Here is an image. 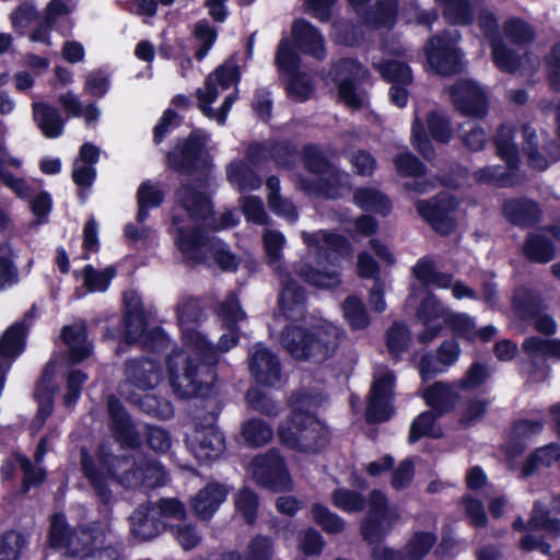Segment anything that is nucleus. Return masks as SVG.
<instances>
[{"instance_id": "nucleus-1", "label": "nucleus", "mask_w": 560, "mask_h": 560, "mask_svg": "<svg viewBox=\"0 0 560 560\" xmlns=\"http://www.w3.org/2000/svg\"><path fill=\"white\" fill-rule=\"evenodd\" d=\"M161 469L154 460L139 464L131 456L115 455L105 448L96 451L95 459L88 450L81 451V470L94 491L100 510L109 511L115 503L108 480H117L127 483L128 487H139L145 485L151 475Z\"/></svg>"}, {"instance_id": "nucleus-2", "label": "nucleus", "mask_w": 560, "mask_h": 560, "mask_svg": "<svg viewBox=\"0 0 560 560\" xmlns=\"http://www.w3.org/2000/svg\"><path fill=\"white\" fill-rule=\"evenodd\" d=\"M219 350L210 341L194 354L174 349L166 358V371L173 393L179 398L214 395Z\"/></svg>"}, {"instance_id": "nucleus-3", "label": "nucleus", "mask_w": 560, "mask_h": 560, "mask_svg": "<svg viewBox=\"0 0 560 560\" xmlns=\"http://www.w3.org/2000/svg\"><path fill=\"white\" fill-rule=\"evenodd\" d=\"M341 336L342 331L329 323L310 327L288 325L281 332V343L293 359L322 364L335 355Z\"/></svg>"}, {"instance_id": "nucleus-4", "label": "nucleus", "mask_w": 560, "mask_h": 560, "mask_svg": "<svg viewBox=\"0 0 560 560\" xmlns=\"http://www.w3.org/2000/svg\"><path fill=\"white\" fill-rule=\"evenodd\" d=\"M192 398L189 416L196 428L188 445L198 460L212 462L220 458L225 451L224 434L217 425L224 404L219 395Z\"/></svg>"}, {"instance_id": "nucleus-5", "label": "nucleus", "mask_w": 560, "mask_h": 560, "mask_svg": "<svg viewBox=\"0 0 560 560\" xmlns=\"http://www.w3.org/2000/svg\"><path fill=\"white\" fill-rule=\"evenodd\" d=\"M278 438L287 448L303 453H318L327 442L323 423L314 413L301 408L292 409L278 427Z\"/></svg>"}, {"instance_id": "nucleus-6", "label": "nucleus", "mask_w": 560, "mask_h": 560, "mask_svg": "<svg viewBox=\"0 0 560 560\" xmlns=\"http://www.w3.org/2000/svg\"><path fill=\"white\" fill-rule=\"evenodd\" d=\"M389 504L386 494L380 489L369 493V509L360 523V535L371 547L372 560H404V551L389 547H382L389 533L384 522L388 517Z\"/></svg>"}, {"instance_id": "nucleus-7", "label": "nucleus", "mask_w": 560, "mask_h": 560, "mask_svg": "<svg viewBox=\"0 0 560 560\" xmlns=\"http://www.w3.org/2000/svg\"><path fill=\"white\" fill-rule=\"evenodd\" d=\"M164 164L168 171L182 176L209 175L212 162L205 137L194 130L187 137L177 139L166 152Z\"/></svg>"}, {"instance_id": "nucleus-8", "label": "nucleus", "mask_w": 560, "mask_h": 560, "mask_svg": "<svg viewBox=\"0 0 560 560\" xmlns=\"http://www.w3.org/2000/svg\"><path fill=\"white\" fill-rule=\"evenodd\" d=\"M460 40V32L450 28L438 32L425 40V60L434 73L452 77L463 72L464 52L459 47Z\"/></svg>"}, {"instance_id": "nucleus-9", "label": "nucleus", "mask_w": 560, "mask_h": 560, "mask_svg": "<svg viewBox=\"0 0 560 560\" xmlns=\"http://www.w3.org/2000/svg\"><path fill=\"white\" fill-rule=\"evenodd\" d=\"M438 143L447 144L453 138L451 119L443 113L432 109L425 116V125L416 117L411 125V143L419 154L432 162L436 152L429 138Z\"/></svg>"}, {"instance_id": "nucleus-10", "label": "nucleus", "mask_w": 560, "mask_h": 560, "mask_svg": "<svg viewBox=\"0 0 560 560\" xmlns=\"http://www.w3.org/2000/svg\"><path fill=\"white\" fill-rule=\"evenodd\" d=\"M304 242L310 247H317L316 264L314 267L310 262H300L295 266V275L304 282L319 289H335L341 283L340 273L336 270H329L335 267L339 256L320 246L316 234L303 233Z\"/></svg>"}, {"instance_id": "nucleus-11", "label": "nucleus", "mask_w": 560, "mask_h": 560, "mask_svg": "<svg viewBox=\"0 0 560 560\" xmlns=\"http://www.w3.org/2000/svg\"><path fill=\"white\" fill-rule=\"evenodd\" d=\"M174 197L176 203L195 222H206L214 215L209 175L196 176L190 180L182 182L175 190Z\"/></svg>"}, {"instance_id": "nucleus-12", "label": "nucleus", "mask_w": 560, "mask_h": 560, "mask_svg": "<svg viewBox=\"0 0 560 560\" xmlns=\"http://www.w3.org/2000/svg\"><path fill=\"white\" fill-rule=\"evenodd\" d=\"M450 101L460 116L483 119L489 113L487 92L471 79H459L448 88Z\"/></svg>"}, {"instance_id": "nucleus-13", "label": "nucleus", "mask_w": 560, "mask_h": 560, "mask_svg": "<svg viewBox=\"0 0 560 560\" xmlns=\"http://www.w3.org/2000/svg\"><path fill=\"white\" fill-rule=\"evenodd\" d=\"M253 476L257 485L272 492L292 489V479L284 458L273 450L253 459Z\"/></svg>"}, {"instance_id": "nucleus-14", "label": "nucleus", "mask_w": 560, "mask_h": 560, "mask_svg": "<svg viewBox=\"0 0 560 560\" xmlns=\"http://www.w3.org/2000/svg\"><path fill=\"white\" fill-rule=\"evenodd\" d=\"M368 73V68L354 58H341L334 63L332 81L337 85L340 100L349 107L360 109L363 106V101L357 90Z\"/></svg>"}, {"instance_id": "nucleus-15", "label": "nucleus", "mask_w": 560, "mask_h": 560, "mask_svg": "<svg viewBox=\"0 0 560 560\" xmlns=\"http://www.w3.org/2000/svg\"><path fill=\"white\" fill-rule=\"evenodd\" d=\"M457 200L452 195H438L431 199L418 200L416 209L422 220L440 235L448 236L456 229L452 213L457 208Z\"/></svg>"}, {"instance_id": "nucleus-16", "label": "nucleus", "mask_w": 560, "mask_h": 560, "mask_svg": "<svg viewBox=\"0 0 560 560\" xmlns=\"http://www.w3.org/2000/svg\"><path fill=\"white\" fill-rule=\"evenodd\" d=\"M395 384L396 376L392 371L385 372L373 381L365 410L369 423H382L392 418L394 413L392 400L395 395Z\"/></svg>"}, {"instance_id": "nucleus-17", "label": "nucleus", "mask_w": 560, "mask_h": 560, "mask_svg": "<svg viewBox=\"0 0 560 560\" xmlns=\"http://www.w3.org/2000/svg\"><path fill=\"white\" fill-rule=\"evenodd\" d=\"M109 429L114 440L124 450H139L142 446L141 433L124 404L115 396L107 402Z\"/></svg>"}, {"instance_id": "nucleus-18", "label": "nucleus", "mask_w": 560, "mask_h": 560, "mask_svg": "<svg viewBox=\"0 0 560 560\" xmlns=\"http://www.w3.org/2000/svg\"><path fill=\"white\" fill-rule=\"evenodd\" d=\"M96 538V532L89 526L73 527L65 551L71 557H81V560H119L120 553L117 548L113 546L95 548Z\"/></svg>"}, {"instance_id": "nucleus-19", "label": "nucleus", "mask_w": 560, "mask_h": 560, "mask_svg": "<svg viewBox=\"0 0 560 560\" xmlns=\"http://www.w3.org/2000/svg\"><path fill=\"white\" fill-rule=\"evenodd\" d=\"M212 238L201 226H180L177 229L175 244L187 265L207 262L208 246Z\"/></svg>"}, {"instance_id": "nucleus-20", "label": "nucleus", "mask_w": 560, "mask_h": 560, "mask_svg": "<svg viewBox=\"0 0 560 560\" xmlns=\"http://www.w3.org/2000/svg\"><path fill=\"white\" fill-rule=\"evenodd\" d=\"M126 381L140 390L156 387L163 378L160 361L149 357H136L126 360L124 365Z\"/></svg>"}, {"instance_id": "nucleus-21", "label": "nucleus", "mask_w": 560, "mask_h": 560, "mask_svg": "<svg viewBox=\"0 0 560 560\" xmlns=\"http://www.w3.org/2000/svg\"><path fill=\"white\" fill-rule=\"evenodd\" d=\"M501 211L511 225L520 229L534 228L542 219L540 205L527 197H514L504 200Z\"/></svg>"}, {"instance_id": "nucleus-22", "label": "nucleus", "mask_w": 560, "mask_h": 560, "mask_svg": "<svg viewBox=\"0 0 560 560\" xmlns=\"http://www.w3.org/2000/svg\"><path fill=\"white\" fill-rule=\"evenodd\" d=\"M249 372L258 385L273 387L281 381L280 359L269 348H257L250 355Z\"/></svg>"}, {"instance_id": "nucleus-23", "label": "nucleus", "mask_w": 560, "mask_h": 560, "mask_svg": "<svg viewBox=\"0 0 560 560\" xmlns=\"http://www.w3.org/2000/svg\"><path fill=\"white\" fill-rule=\"evenodd\" d=\"M292 38L295 48L317 60L326 58L325 38L319 30L305 19H298L292 25Z\"/></svg>"}, {"instance_id": "nucleus-24", "label": "nucleus", "mask_w": 560, "mask_h": 560, "mask_svg": "<svg viewBox=\"0 0 560 560\" xmlns=\"http://www.w3.org/2000/svg\"><path fill=\"white\" fill-rule=\"evenodd\" d=\"M130 530L140 540H150L167 530L168 523L154 513L152 503L140 504L130 515Z\"/></svg>"}, {"instance_id": "nucleus-25", "label": "nucleus", "mask_w": 560, "mask_h": 560, "mask_svg": "<svg viewBox=\"0 0 560 560\" xmlns=\"http://www.w3.org/2000/svg\"><path fill=\"white\" fill-rule=\"evenodd\" d=\"M229 495V488L219 481H209L191 500V509L201 521H209Z\"/></svg>"}, {"instance_id": "nucleus-26", "label": "nucleus", "mask_w": 560, "mask_h": 560, "mask_svg": "<svg viewBox=\"0 0 560 560\" xmlns=\"http://www.w3.org/2000/svg\"><path fill=\"white\" fill-rule=\"evenodd\" d=\"M30 332V325L19 320L10 325L0 337V359L9 360L7 368L0 363V371H7L11 361L21 355L26 348V338Z\"/></svg>"}, {"instance_id": "nucleus-27", "label": "nucleus", "mask_w": 560, "mask_h": 560, "mask_svg": "<svg viewBox=\"0 0 560 560\" xmlns=\"http://www.w3.org/2000/svg\"><path fill=\"white\" fill-rule=\"evenodd\" d=\"M425 404L436 416L442 417L455 408L459 396L448 385L443 382H435L423 393Z\"/></svg>"}, {"instance_id": "nucleus-28", "label": "nucleus", "mask_w": 560, "mask_h": 560, "mask_svg": "<svg viewBox=\"0 0 560 560\" xmlns=\"http://www.w3.org/2000/svg\"><path fill=\"white\" fill-rule=\"evenodd\" d=\"M353 203L361 210L387 217L393 209L389 197L374 187H358L353 191Z\"/></svg>"}, {"instance_id": "nucleus-29", "label": "nucleus", "mask_w": 560, "mask_h": 560, "mask_svg": "<svg viewBox=\"0 0 560 560\" xmlns=\"http://www.w3.org/2000/svg\"><path fill=\"white\" fill-rule=\"evenodd\" d=\"M522 253L530 262L547 264L555 258L556 247L548 236L529 232L525 237Z\"/></svg>"}, {"instance_id": "nucleus-30", "label": "nucleus", "mask_w": 560, "mask_h": 560, "mask_svg": "<svg viewBox=\"0 0 560 560\" xmlns=\"http://www.w3.org/2000/svg\"><path fill=\"white\" fill-rule=\"evenodd\" d=\"M33 115L46 138L55 139L62 135L66 120L56 107L46 103H35Z\"/></svg>"}, {"instance_id": "nucleus-31", "label": "nucleus", "mask_w": 560, "mask_h": 560, "mask_svg": "<svg viewBox=\"0 0 560 560\" xmlns=\"http://www.w3.org/2000/svg\"><path fill=\"white\" fill-rule=\"evenodd\" d=\"M126 312L124 314V325L127 339L136 340L144 335L148 329V318L142 301L132 296L130 300L125 295Z\"/></svg>"}, {"instance_id": "nucleus-32", "label": "nucleus", "mask_w": 560, "mask_h": 560, "mask_svg": "<svg viewBox=\"0 0 560 560\" xmlns=\"http://www.w3.org/2000/svg\"><path fill=\"white\" fill-rule=\"evenodd\" d=\"M385 345L390 359L399 362L411 345V331L402 320H395L385 332Z\"/></svg>"}, {"instance_id": "nucleus-33", "label": "nucleus", "mask_w": 560, "mask_h": 560, "mask_svg": "<svg viewBox=\"0 0 560 560\" xmlns=\"http://www.w3.org/2000/svg\"><path fill=\"white\" fill-rule=\"evenodd\" d=\"M398 0H376L374 5L366 10L363 20L365 24L375 28H392L397 22Z\"/></svg>"}, {"instance_id": "nucleus-34", "label": "nucleus", "mask_w": 560, "mask_h": 560, "mask_svg": "<svg viewBox=\"0 0 560 560\" xmlns=\"http://www.w3.org/2000/svg\"><path fill=\"white\" fill-rule=\"evenodd\" d=\"M511 304L515 316L523 322L533 320L542 311L540 296L527 289L516 290Z\"/></svg>"}, {"instance_id": "nucleus-35", "label": "nucleus", "mask_w": 560, "mask_h": 560, "mask_svg": "<svg viewBox=\"0 0 560 560\" xmlns=\"http://www.w3.org/2000/svg\"><path fill=\"white\" fill-rule=\"evenodd\" d=\"M73 527L68 523L63 512H56L49 518L47 546L54 550H66L72 536Z\"/></svg>"}, {"instance_id": "nucleus-36", "label": "nucleus", "mask_w": 560, "mask_h": 560, "mask_svg": "<svg viewBox=\"0 0 560 560\" xmlns=\"http://www.w3.org/2000/svg\"><path fill=\"white\" fill-rule=\"evenodd\" d=\"M436 540L438 536L433 532H415L402 548L404 560H423Z\"/></svg>"}, {"instance_id": "nucleus-37", "label": "nucleus", "mask_w": 560, "mask_h": 560, "mask_svg": "<svg viewBox=\"0 0 560 560\" xmlns=\"http://www.w3.org/2000/svg\"><path fill=\"white\" fill-rule=\"evenodd\" d=\"M226 175L232 184L237 185L240 191L257 190L262 184L259 174L242 162L231 163L226 170Z\"/></svg>"}, {"instance_id": "nucleus-38", "label": "nucleus", "mask_w": 560, "mask_h": 560, "mask_svg": "<svg viewBox=\"0 0 560 560\" xmlns=\"http://www.w3.org/2000/svg\"><path fill=\"white\" fill-rule=\"evenodd\" d=\"M223 272H235L240 267V258L230 249L229 245L220 238L213 237L208 246L207 258Z\"/></svg>"}, {"instance_id": "nucleus-39", "label": "nucleus", "mask_w": 560, "mask_h": 560, "mask_svg": "<svg viewBox=\"0 0 560 560\" xmlns=\"http://www.w3.org/2000/svg\"><path fill=\"white\" fill-rule=\"evenodd\" d=\"M503 32L505 37L517 46L529 45L536 38L534 26L518 16H512L505 20L503 23Z\"/></svg>"}, {"instance_id": "nucleus-40", "label": "nucleus", "mask_w": 560, "mask_h": 560, "mask_svg": "<svg viewBox=\"0 0 560 560\" xmlns=\"http://www.w3.org/2000/svg\"><path fill=\"white\" fill-rule=\"evenodd\" d=\"M341 306L343 317L352 330H362L370 325L369 312L359 296H347Z\"/></svg>"}, {"instance_id": "nucleus-41", "label": "nucleus", "mask_w": 560, "mask_h": 560, "mask_svg": "<svg viewBox=\"0 0 560 560\" xmlns=\"http://www.w3.org/2000/svg\"><path fill=\"white\" fill-rule=\"evenodd\" d=\"M442 14L451 25L468 26L474 23V9L469 0H443Z\"/></svg>"}, {"instance_id": "nucleus-42", "label": "nucleus", "mask_w": 560, "mask_h": 560, "mask_svg": "<svg viewBox=\"0 0 560 560\" xmlns=\"http://www.w3.org/2000/svg\"><path fill=\"white\" fill-rule=\"evenodd\" d=\"M377 71L382 79L393 84L410 85L413 81L410 66L401 60L388 59L377 66Z\"/></svg>"}, {"instance_id": "nucleus-43", "label": "nucleus", "mask_w": 560, "mask_h": 560, "mask_svg": "<svg viewBox=\"0 0 560 560\" xmlns=\"http://www.w3.org/2000/svg\"><path fill=\"white\" fill-rule=\"evenodd\" d=\"M490 47L493 63L501 72L513 74L518 71L522 66L521 56L509 48L502 38L491 43Z\"/></svg>"}, {"instance_id": "nucleus-44", "label": "nucleus", "mask_w": 560, "mask_h": 560, "mask_svg": "<svg viewBox=\"0 0 560 560\" xmlns=\"http://www.w3.org/2000/svg\"><path fill=\"white\" fill-rule=\"evenodd\" d=\"M242 436L247 445L260 447L266 445L273 436V430L266 421L252 418L242 424Z\"/></svg>"}, {"instance_id": "nucleus-45", "label": "nucleus", "mask_w": 560, "mask_h": 560, "mask_svg": "<svg viewBox=\"0 0 560 560\" xmlns=\"http://www.w3.org/2000/svg\"><path fill=\"white\" fill-rule=\"evenodd\" d=\"M116 275L117 269L113 265L103 270H97L92 265H86L82 269L83 284L89 292H105Z\"/></svg>"}, {"instance_id": "nucleus-46", "label": "nucleus", "mask_w": 560, "mask_h": 560, "mask_svg": "<svg viewBox=\"0 0 560 560\" xmlns=\"http://www.w3.org/2000/svg\"><path fill=\"white\" fill-rule=\"evenodd\" d=\"M438 418L440 417L430 410H425L419 413L410 424L408 443L415 444L422 438H440L441 433L435 431V423Z\"/></svg>"}, {"instance_id": "nucleus-47", "label": "nucleus", "mask_w": 560, "mask_h": 560, "mask_svg": "<svg viewBox=\"0 0 560 560\" xmlns=\"http://www.w3.org/2000/svg\"><path fill=\"white\" fill-rule=\"evenodd\" d=\"M522 350L528 357H546L560 360V339L529 336L524 339Z\"/></svg>"}, {"instance_id": "nucleus-48", "label": "nucleus", "mask_w": 560, "mask_h": 560, "mask_svg": "<svg viewBox=\"0 0 560 560\" xmlns=\"http://www.w3.org/2000/svg\"><path fill=\"white\" fill-rule=\"evenodd\" d=\"M236 512L243 517L246 524L253 525L257 521L259 499L257 493L249 487L241 488L234 497Z\"/></svg>"}, {"instance_id": "nucleus-49", "label": "nucleus", "mask_w": 560, "mask_h": 560, "mask_svg": "<svg viewBox=\"0 0 560 560\" xmlns=\"http://www.w3.org/2000/svg\"><path fill=\"white\" fill-rule=\"evenodd\" d=\"M331 502L339 510L347 513L361 512L369 505L363 494L353 489L343 487L336 488L331 493Z\"/></svg>"}, {"instance_id": "nucleus-50", "label": "nucleus", "mask_w": 560, "mask_h": 560, "mask_svg": "<svg viewBox=\"0 0 560 560\" xmlns=\"http://www.w3.org/2000/svg\"><path fill=\"white\" fill-rule=\"evenodd\" d=\"M393 163L396 173L404 178H420L423 177L428 172L427 165L416 154L408 150L398 152L394 156Z\"/></svg>"}, {"instance_id": "nucleus-51", "label": "nucleus", "mask_w": 560, "mask_h": 560, "mask_svg": "<svg viewBox=\"0 0 560 560\" xmlns=\"http://www.w3.org/2000/svg\"><path fill=\"white\" fill-rule=\"evenodd\" d=\"M301 160L312 174H325L332 166L325 152L315 143H305L301 149Z\"/></svg>"}, {"instance_id": "nucleus-52", "label": "nucleus", "mask_w": 560, "mask_h": 560, "mask_svg": "<svg viewBox=\"0 0 560 560\" xmlns=\"http://www.w3.org/2000/svg\"><path fill=\"white\" fill-rule=\"evenodd\" d=\"M306 303L305 289L291 276L283 282L282 290L279 295V305L283 312H293L299 306Z\"/></svg>"}, {"instance_id": "nucleus-53", "label": "nucleus", "mask_w": 560, "mask_h": 560, "mask_svg": "<svg viewBox=\"0 0 560 560\" xmlns=\"http://www.w3.org/2000/svg\"><path fill=\"white\" fill-rule=\"evenodd\" d=\"M217 315L225 329L237 328L238 323L246 316L238 298L234 293H230L225 300L219 304Z\"/></svg>"}, {"instance_id": "nucleus-54", "label": "nucleus", "mask_w": 560, "mask_h": 560, "mask_svg": "<svg viewBox=\"0 0 560 560\" xmlns=\"http://www.w3.org/2000/svg\"><path fill=\"white\" fill-rule=\"evenodd\" d=\"M311 513L314 522L327 534H340L346 528L345 520L322 503H314Z\"/></svg>"}, {"instance_id": "nucleus-55", "label": "nucleus", "mask_w": 560, "mask_h": 560, "mask_svg": "<svg viewBox=\"0 0 560 560\" xmlns=\"http://www.w3.org/2000/svg\"><path fill=\"white\" fill-rule=\"evenodd\" d=\"M490 400L478 396L467 397L463 401L459 424L464 428L479 422L487 413Z\"/></svg>"}, {"instance_id": "nucleus-56", "label": "nucleus", "mask_w": 560, "mask_h": 560, "mask_svg": "<svg viewBox=\"0 0 560 560\" xmlns=\"http://www.w3.org/2000/svg\"><path fill=\"white\" fill-rule=\"evenodd\" d=\"M287 75V95L298 102H305L310 100L314 91V86L307 73L298 70Z\"/></svg>"}, {"instance_id": "nucleus-57", "label": "nucleus", "mask_w": 560, "mask_h": 560, "mask_svg": "<svg viewBox=\"0 0 560 560\" xmlns=\"http://www.w3.org/2000/svg\"><path fill=\"white\" fill-rule=\"evenodd\" d=\"M138 406L147 415L162 420L171 419L174 416L172 402L161 396L145 394L138 399Z\"/></svg>"}, {"instance_id": "nucleus-58", "label": "nucleus", "mask_w": 560, "mask_h": 560, "mask_svg": "<svg viewBox=\"0 0 560 560\" xmlns=\"http://www.w3.org/2000/svg\"><path fill=\"white\" fill-rule=\"evenodd\" d=\"M490 376L491 372L487 363L474 361L458 381L457 387L464 392L475 390L485 385Z\"/></svg>"}, {"instance_id": "nucleus-59", "label": "nucleus", "mask_w": 560, "mask_h": 560, "mask_svg": "<svg viewBox=\"0 0 560 560\" xmlns=\"http://www.w3.org/2000/svg\"><path fill=\"white\" fill-rule=\"evenodd\" d=\"M27 545L24 534L18 530H8L0 537V560H19Z\"/></svg>"}, {"instance_id": "nucleus-60", "label": "nucleus", "mask_w": 560, "mask_h": 560, "mask_svg": "<svg viewBox=\"0 0 560 560\" xmlns=\"http://www.w3.org/2000/svg\"><path fill=\"white\" fill-rule=\"evenodd\" d=\"M476 178L480 183L491 184L495 187H513L517 176L504 170L500 165L486 166L476 172Z\"/></svg>"}, {"instance_id": "nucleus-61", "label": "nucleus", "mask_w": 560, "mask_h": 560, "mask_svg": "<svg viewBox=\"0 0 560 560\" xmlns=\"http://www.w3.org/2000/svg\"><path fill=\"white\" fill-rule=\"evenodd\" d=\"M529 530H544L548 534L559 536L560 518L551 517L549 510L535 503L529 516Z\"/></svg>"}, {"instance_id": "nucleus-62", "label": "nucleus", "mask_w": 560, "mask_h": 560, "mask_svg": "<svg viewBox=\"0 0 560 560\" xmlns=\"http://www.w3.org/2000/svg\"><path fill=\"white\" fill-rule=\"evenodd\" d=\"M445 325L452 330L454 337L474 342L476 323L465 313H450L444 317Z\"/></svg>"}, {"instance_id": "nucleus-63", "label": "nucleus", "mask_w": 560, "mask_h": 560, "mask_svg": "<svg viewBox=\"0 0 560 560\" xmlns=\"http://www.w3.org/2000/svg\"><path fill=\"white\" fill-rule=\"evenodd\" d=\"M192 34L194 37L201 43L200 47L195 52V58L201 61L215 44L218 31L207 20H200L196 22Z\"/></svg>"}, {"instance_id": "nucleus-64", "label": "nucleus", "mask_w": 560, "mask_h": 560, "mask_svg": "<svg viewBox=\"0 0 560 560\" xmlns=\"http://www.w3.org/2000/svg\"><path fill=\"white\" fill-rule=\"evenodd\" d=\"M273 553V539L266 535H256L247 545L245 560H272Z\"/></svg>"}]
</instances>
